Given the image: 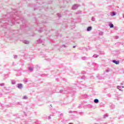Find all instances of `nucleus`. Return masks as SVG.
<instances>
[{
  "label": "nucleus",
  "instance_id": "423d86ee",
  "mask_svg": "<svg viewBox=\"0 0 124 124\" xmlns=\"http://www.w3.org/2000/svg\"><path fill=\"white\" fill-rule=\"evenodd\" d=\"M23 42L24 43V44H30V41H29L24 40Z\"/></svg>",
  "mask_w": 124,
  "mask_h": 124
},
{
  "label": "nucleus",
  "instance_id": "393cba45",
  "mask_svg": "<svg viewBox=\"0 0 124 124\" xmlns=\"http://www.w3.org/2000/svg\"><path fill=\"white\" fill-rule=\"evenodd\" d=\"M123 17L124 18V16H123Z\"/></svg>",
  "mask_w": 124,
  "mask_h": 124
},
{
  "label": "nucleus",
  "instance_id": "9b49d317",
  "mask_svg": "<svg viewBox=\"0 0 124 124\" xmlns=\"http://www.w3.org/2000/svg\"><path fill=\"white\" fill-rule=\"evenodd\" d=\"M92 21H93V22H94V21H95V18H94V17H92Z\"/></svg>",
  "mask_w": 124,
  "mask_h": 124
},
{
  "label": "nucleus",
  "instance_id": "5701e85b",
  "mask_svg": "<svg viewBox=\"0 0 124 124\" xmlns=\"http://www.w3.org/2000/svg\"><path fill=\"white\" fill-rule=\"evenodd\" d=\"M122 88H124V86H122Z\"/></svg>",
  "mask_w": 124,
  "mask_h": 124
},
{
  "label": "nucleus",
  "instance_id": "6e6552de",
  "mask_svg": "<svg viewBox=\"0 0 124 124\" xmlns=\"http://www.w3.org/2000/svg\"><path fill=\"white\" fill-rule=\"evenodd\" d=\"M94 103H98V102H99L98 99H94Z\"/></svg>",
  "mask_w": 124,
  "mask_h": 124
},
{
  "label": "nucleus",
  "instance_id": "f3484780",
  "mask_svg": "<svg viewBox=\"0 0 124 124\" xmlns=\"http://www.w3.org/2000/svg\"><path fill=\"white\" fill-rule=\"evenodd\" d=\"M14 58H15V59L17 58V55H15V56H14Z\"/></svg>",
  "mask_w": 124,
  "mask_h": 124
},
{
  "label": "nucleus",
  "instance_id": "f03ea898",
  "mask_svg": "<svg viewBox=\"0 0 124 124\" xmlns=\"http://www.w3.org/2000/svg\"><path fill=\"white\" fill-rule=\"evenodd\" d=\"M117 15V13L115 12H112L110 13V16H111V17H113V16H116Z\"/></svg>",
  "mask_w": 124,
  "mask_h": 124
},
{
  "label": "nucleus",
  "instance_id": "7ed1b4c3",
  "mask_svg": "<svg viewBox=\"0 0 124 124\" xmlns=\"http://www.w3.org/2000/svg\"><path fill=\"white\" fill-rule=\"evenodd\" d=\"M17 88L18 89H22V88H23V84H21V83L17 84Z\"/></svg>",
  "mask_w": 124,
  "mask_h": 124
},
{
  "label": "nucleus",
  "instance_id": "aec40b11",
  "mask_svg": "<svg viewBox=\"0 0 124 124\" xmlns=\"http://www.w3.org/2000/svg\"><path fill=\"white\" fill-rule=\"evenodd\" d=\"M62 47H65V45H62Z\"/></svg>",
  "mask_w": 124,
  "mask_h": 124
},
{
  "label": "nucleus",
  "instance_id": "0eeeda50",
  "mask_svg": "<svg viewBox=\"0 0 124 124\" xmlns=\"http://www.w3.org/2000/svg\"><path fill=\"white\" fill-rule=\"evenodd\" d=\"M108 26L110 28H114V25L112 23H110Z\"/></svg>",
  "mask_w": 124,
  "mask_h": 124
},
{
  "label": "nucleus",
  "instance_id": "4be33fe9",
  "mask_svg": "<svg viewBox=\"0 0 124 124\" xmlns=\"http://www.w3.org/2000/svg\"><path fill=\"white\" fill-rule=\"evenodd\" d=\"M101 33H102V34H103V32H101Z\"/></svg>",
  "mask_w": 124,
  "mask_h": 124
},
{
  "label": "nucleus",
  "instance_id": "a211bd4d",
  "mask_svg": "<svg viewBox=\"0 0 124 124\" xmlns=\"http://www.w3.org/2000/svg\"><path fill=\"white\" fill-rule=\"evenodd\" d=\"M0 86H4V83L0 84Z\"/></svg>",
  "mask_w": 124,
  "mask_h": 124
},
{
  "label": "nucleus",
  "instance_id": "412c9836",
  "mask_svg": "<svg viewBox=\"0 0 124 124\" xmlns=\"http://www.w3.org/2000/svg\"><path fill=\"white\" fill-rule=\"evenodd\" d=\"M106 72H109V70H107Z\"/></svg>",
  "mask_w": 124,
  "mask_h": 124
},
{
  "label": "nucleus",
  "instance_id": "4468645a",
  "mask_svg": "<svg viewBox=\"0 0 124 124\" xmlns=\"http://www.w3.org/2000/svg\"><path fill=\"white\" fill-rule=\"evenodd\" d=\"M98 57V55H96V54H94L93 55V57L94 58H97Z\"/></svg>",
  "mask_w": 124,
  "mask_h": 124
},
{
  "label": "nucleus",
  "instance_id": "6ab92c4d",
  "mask_svg": "<svg viewBox=\"0 0 124 124\" xmlns=\"http://www.w3.org/2000/svg\"><path fill=\"white\" fill-rule=\"evenodd\" d=\"M81 13H82V12L80 11L79 13H78L77 14H80Z\"/></svg>",
  "mask_w": 124,
  "mask_h": 124
},
{
  "label": "nucleus",
  "instance_id": "f8f14e48",
  "mask_svg": "<svg viewBox=\"0 0 124 124\" xmlns=\"http://www.w3.org/2000/svg\"><path fill=\"white\" fill-rule=\"evenodd\" d=\"M23 99H28V96H24L23 97Z\"/></svg>",
  "mask_w": 124,
  "mask_h": 124
},
{
  "label": "nucleus",
  "instance_id": "20e7f679",
  "mask_svg": "<svg viewBox=\"0 0 124 124\" xmlns=\"http://www.w3.org/2000/svg\"><path fill=\"white\" fill-rule=\"evenodd\" d=\"M112 62H113L114 63H115V64H119L120 63V61L113 60Z\"/></svg>",
  "mask_w": 124,
  "mask_h": 124
},
{
  "label": "nucleus",
  "instance_id": "9d476101",
  "mask_svg": "<svg viewBox=\"0 0 124 124\" xmlns=\"http://www.w3.org/2000/svg\"><path fill=\"white\" fill-rule=\"evenodd\" d=\"M117 88H118V90H119V91H122V92H123V90L122 89H121V87L120 86H118Z\"/></svg>",
  "mask_w": 124,
  "mask_h": 124
},
{
  "label": "nucleus",
  "instance_id": "ddd939ff",
  "mask_svg": "<svg viewBox=\"0 0 124 124\" xmlns=\"http://www.w3.org/2000/svg\"><path fill=\"white\" fill-rule=\"evenodd\" d=\"M16 83V82H15V81H14V80L12 81V84L13 85H14V84H15Z\"/></svg>",
  "mask_w": 124,
  "mask_h": 124
},
{
  "label": "nucleus",
  "instance_id": "b1692460",
  "mask_svg": "<svg viewBox=\"0 0 124 124\" xmlns=\"http://www.w3.org/2000/svg\"><path fill=\"white\" fill-rule=\"evenodd\" d=\"M74 48H75V46H74Z\"/></svg>",
  "mask_w": 124,
  "mask_h": 124
},
{
  "label": "nucleus",
  "instance_id": "39448f33",
  "mask_svg": "<svg viewBox=\"0 0 124 124\" xmlns=\"http://www.w3.org/2000/svg\"><path fill=\"white\" fill-rule=\"evenodd\" d=\"M93 30V28L92 27H89L87 29V31H91Z\"/></svg>",
  "mask_w": 124,
  "mask_h": 124
},
{
  "label": "nucleus",
  "instance_id": "f257e3e1",
  "mask_svg": "<svg viewBox=\"0 0 124 124\" xmlns=\"http://www.w3.org/2000/svg\"><path fill=\"white\" fill-rule=\"evenodd\" d=\"M78 7H79V5H78V4H74L72 6V9L73 10H76Z\"/></svg>",
  "mask_w": 124,
  "mask_h": 124
},
{
  "label": "nucleus",
  "instance_id": "2eb2a0df",
  "mask_svg": "<svg viewBox=\"0 0 124 124\" xmlns=\"http://www.w3.org/2000/svg\"><path fill=\"white\" fill-rule=\"evenodd\" d=\"M82 60H83V61H85V60H87V58L86 57H82Z\"/></svg>",
  "mask_w": 124,
  "mask_h": 124
},
{
  "label": "nucleus",
  "instance_id": "dca6fc26",
  "mask_svg": "<svg viewBox=\"0 0 124 124\" xmlns=\"http://www.w3.org/2000/svg\"><path fill=\"white\" fill-rule=\"evenodd\" d=\"M57 15L58 17H62V15L61 14H58Z\"/></svg>",
  "mask_w": 124,
  "mask_h": 124
},
{
  "label": "nucleus",
  "instance_id": "1a4fd4ad",
  "mask_svg": "<svg viewBox=\"0 0 124 124\" xmlns=\"http://www.w3.org/2000/svg\"><path fill=\"white\" fill-rule=\"evenodd\" d=\"M29 70L30 71H32V70H33V68L32 67H29Z\"/></svg>",
  "mask_w": 124,
  "mask_h": 124
}]
</instances>
